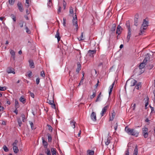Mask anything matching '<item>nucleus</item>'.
Returning <instances> with one entry per match:
<instances>
[{
  "mask_svg": "<svg viewBox=\"0 0 155 155\" xmlns=\"http://www.w3.org/2000/svg\"><path fill=\"white\" fill-rule=\"evenodd\" d=\"M125 130L127 133L130 135L134 136L136 137L138 136L139 131L135 129H130L126 126L125 128Z\"/></svg>",
  "mask_w": 155,
  "mask_h": 155,
  "instance_id": "f257e3e1",
  "label": "nucleus"
},
{
  "mask_svg": "<svg viewBox=\"0 0 155 155\" xmlns=\"http://www.w3.org/2000/svg\"><path fill=\"white\" fill-rule=\"evenodd\" d=\"M72 22L73 25L74 26H75V29H76V30H78V19L76 15H75V16L73 17Z\"/></svg>",
  "mask_w": 155,
  "mask_h": 155,
  "instance_id": "f03ea898",
  "label": "nucleus"
},
{
  "mask_svg": "<svg viewBox=\"0 0 155 155\" xmlns=\"http://www.w3.org/2000/svg\"><path fill=\"white\" fill-rule=\"evenodd\" d=\"M149 21L147 20L146 19L143 20V22L142 24L141 27L143 28V29H146L148 26Z\"/></svg>",
  "mask_w": 155,
  "mask_h": 155,
  "instance_id": "7ed1b4c3",
  "label": "nucleus"
},
{
  "mask_svg": "<svg viewBox=\"0 0 155 155\" xmlns=\"http://www.w3.org/2000/svg\"><path fill=\"white\" fill-rule=\"evenodd\" d=\"M142 134L145 138H147L148 137V134L147 132L148 128L147 127L143 128L142 129Z\"/></svg>",
  "mask_w": 155,
  "mask_h": 155,
  "instance_id": "20e7f679",
  "label": "nucleus"
},
{
  "mask_svg": "<svg viewBox=\"0 0 155 155\" xmlns=\"http://www.w3.org/2000/svg\"><path fill=\"white\" fill-rule=\"evenodd\" d=\"M130 81V86H133L135 85L137 83V81L135 79H128L126 82V85H127L128 81Z\"/></svg>",
  "mask_w": 155,
  "mask_h": 155,
  "instance_id": "39448f33",
  "label": "nucleus"
},
{
  "mask_svg": "<svg viewBox=\"0 0 155 155\" xmlns=\"http://www.w3.org/2000/svg\"><path fill=\"white\" fill-rule=\"evenodd\" d=\"M96 50H90L88 51V54L89 56L93 58L94 55L96 54Z\"/></svg>",
  "mask_w": 155,
  "mask_h": 155,
  "instance_id": "423d86ee",
  "label": "nucleus"
},
{
  "mask_svg": "<svg viewBox=\"0 0 155 155\" xmlns=\"http://www.w3.org/2000/svg\"><path fill=\"white\" fill-rule=\"evenodd\" d=\"M17 5L19 11L21 12H23L24 11V8L21 3L20 2H18Z\"/></svg>",
  "mask_w": 155,
  "mask_h": 155,
  "instance_id": "0eeeda50",
  "label": "nucleus"
},
{
  "mask_svg": "<svg viewBox=\"0 0 155 155\" xmlns=\"http://www.w3.org/2000/svg\"><path fill=\"white\" fill-rule=\"evenodd\" d=\"M91 120L94 121H96L97 120L96 113L93 112L91 115Z\"/></svg>",
  "mask_w": 155,
  "mask_h": 155,
  "instance_id": "6e6552de",
  "label": "nucleus"
},
{
  "mask_svg": "<svg viewBox=\"0 0 155 155\" xmlns=\"http://www.w3.org/2000/svg\"><path fill=\"white\" fill-rule=\"evenodd\" d=\"M123 30V29L120 25H118L116 30V34H118V35H119L121 33V32Z\"/></svg>",
  "mask_w": 155,
  "mask_h": 155,
  "instance_id": "1a4fd4ad",
  "label": "nucleus"
},
{
  "mask_svg": "<svg viewBox=\"0 0 155 155\" xmlns=\"http://www.w3.org/2000/svg\"><path fill=\"white\" fill-rule=\"evenodd\" d=\"M7 72L8 73H12L13 74H15V72L14 71V69L12 67H9L7 68Z\"/></svg>",
  "mask_w": 155,
  "mask_h": 155,
  "instance_id": "9d476101",
  "label": "nucleus"
},
{
  "mask_svg": "<svg viewBox=\"0 0 155 155\" xmlns=\"http://www.w3.org/2000/svg\"><path fill=\"white\" fill-rule=\"evenodd\" d=\"M108 107V106L107 105L104 107V108H103L102 109V111L101 113V116H103L104 114L107 111V109Z\"/></svg>",
  "mask_w": 155,
  "mask_h": 155,
  "instance_id": "9b49d317",
  "label": "nucleus"
},
{
  "mask_svg": "<svg viewBox=\"0 0 155 155\" xmlns=\"http://www.w3.org/2000/svg\"><path fill=\"white\" fill-rule=\"evenodd\" d=\"M42 140V143L43 145L44 146V147L47 148L48 147V143L45 140L44 138L43 137L41 138Z\"/></svg>",
  "mask_w": 155,
  "mask_h": 155,
  "instance_id": "f8f14e48",
  "label": "nucleus"
},
{
  "mask_svg": "<svg viewBox=\"0 0 155 155\" xmlns=\"http://www.w3.org/2000/svg\"><path fill=\"white\" fill-rule=\"evenodd\" d=\"M77 68L76 70V72L78 73L79 71H80L81 68V65L79 62L77 63Z\"/></svg>",
  "mask_w": 155,
  "mask_h": 155,
  "instance_id": "ddd939ff",
  "label": "nucleus"
},
{
  "mask_svg": "<svg viewBox=\"0 0 155 155\" xmlns=\"http://www.w3.org/2000/svg\"><path fill=\"white\" fill-rule=\"evenodd\" d=\"M29 66L31 68H34L35 67L34 63L32 60H30L29 61Z\"/></svg>",
  "mask_w": 155,
  "mask_h": 155,
  "instance_id": "4468645a",
  "label": "nucleus"
},
{
  "mask_svg": "<svg viewBox=\"0 0 155 155\" xmlns=\"http://www.w3.org/2000/svg\"><path fill=\"white\" fill-rule=\"evenodd\" d=\"M131 35V31H128L127 32V42H128L130 39V35Z\"/></svg>",
  "mask_w": 155,
  "mask_h": 155,
  "instance_id": "2eb2a0df",
  "label": "nucleus"
},
{
  "mask_svg": "<svg viewBox=\"0 0 155 155\" xmlns=\"http://www.w3.org/2000/svg\"><path fill=\"white\" fill-rule=\"evenodd\" d=\"M126 25L128 29V31H131V29L130 27V24L129 21H127L126 22Z\"/></svg>",
  "mask_w": 155,
  "mask_h": 155,
  "instance_id": "dca6fc26",
  "label": "nucleus"
},
{
  "mask_svg": "<svg viewBox=\"0 0 155 155\" xmlns=\"http://www.w3.org/2000/svg\"><path fill=\"white\" fill-rule=\"evenodd\" d=\"M55 37L57 38L58 41L59 42L61 38L60 36V34L58 32V29L56 31V33L55 35Z\"/></svg>",
  "mask_w": 155,
  "mask_h": 155,
  "instance_id": "f3484780",
  "label": "nucleus"
},
{
  "mask_svg": "<svg viewBox=\"0 0 155 155\" xmlns=\"http://www.w3.org/2000/svg\"><path fill=\"white\" fill-rule=\"evenodd\" d=\"M112 112H113L112 113V115H110V121H112L113 120V119H114L115 114L113 110Z\"/></svg>",
  "mask_w": 155,
  "mask_h": 155,
  "instance_id": "a211bd4d",
  "label": "nucleus"
},
{
  "mask_svg": "<svg viewBox=\"0 0 155 155\" xmlns=\"http://www.w3.org/2000/svg\"><path fill=\"white\" fill-rule=\"evenodd\" d=\"M106 56L105 54H103L101 55L100 57V60L101 61L104 62L106 58Z\"/></svg>",
  "mask_w": 155,
  "mask_h": 155,
  "instance_id": "6ab92c4d",
  "label": "nucleus"
},
{
  "mask_svg": "<svg viewBox=\"0 0 155 155\" xmlns=\"http://www.w3.org/2000/svg\"><path fill=\"white\" fill-rule=\"evenodd\" d=\"M149 59L150 57L148 55V54H147V55H145V58L143 61V62L146 63Z\"/></svg>",
  "mask_w": 155,
  "mask_h": 155,
  "instance_id": "aec40b11",
  "label": "nucleus"
},
{
  "mask_svg": "<svg viewBox=\"0 0 155 155\" xmlns=\"http://www.w3.org/2000/svg\"><path fill=\"white\" fill-rule=\"evenodd\" d=\"M51 150L52 155H56L57 151L56 149L55 148H51Z\"/></svg>",
  "mask_w": 155,
  "mask_h": 155,
  "instance_id": "412c9836",
  "label": "nucleus"
},
{
  "mask_svg": "<svg viewBox=\"0 0 155 155\" xmlns=\"http://www.w3.org/2000/svg\"><path fill=\"white\" fill-rule=\"evenodd\" d=\"M71 126L73 128H74L75 127L76 122L74 120H71L70 122Z\"/></svg>",
  "mask_w": 155,
  "mask_h": 155,
  "instance_id": "4be33fe9",
  "label": "nucleus"
},
{
  "mask_svg": "<svg viewBox=\"0 0 155 155\" xmlns=\"http://www.w3.org/2000/svg\"><path fill=\"white\" fill-rule=\"evenodd\" d=\"M146 29H143V28L141 27L140 28V31L139 33V35H143L144 33V30H146Z\"/></svg>",
  "mask_w": 155,
  "mask_h": 155,
  "instance_id": "5701e85b",
  "label": "nucleus"
},
{
  "mask_svg": "<svg viewBox=\"0 0 155 155\" xmlns=\"http://www.w3.org/2000/svg\"><path fill=\"white\" fill-rule=\"evenodd\" d=\"M19 100L23 104H24L26 101V99L23 96H21L20 97Z\"/></svg>",
  "mask_w": 155,
  "mask_h": 155,
  "instance_id": "b1692460",
  "label": "nucleus"
},
{
  "mask_svg": "<svg viewBox=\"0 0 155 155\" xmlns=\"http://www.w3.org/2000/svg\"><path fill=\"white\" fill-rule=\"evenodd\" d=\"M116 27V25L115 24H113L112 28H111L110 31L112 32H114L115 31Z\"/></svg>",
  "mask_w": 155,
  "mask_h": 155,
  "instance_id": "393cba45",
  "label": "nucleus"
},
{
  "mask_svg": "<svg viewBox=\"0 0 155 155\" xmlns=\"http://www.w3.org/2000/svg\"><path fill=\"white\" fill-rule=\"evenodd\" d=\"M19 107V104H18V100L16 99L15 100V108H18Z\"/></svg>",
  "mask_w": 155,
  "mask_h": 155,
  "instance_id": "a878e982",
  "label": "nucleus"
},
{
  "mask_svg": "<svg viewBox=\"0 0 155 155\" xmlns=\"http://www.w3.org/2000/svg\"><path fill=\"white\" fill-rule=\"evenodd\" d=\"M111 139V137L110 136L108 137L107 138V141L105 142V144L106 145H108L110 143V141Z\"/></svg>",
  "mask_w": 155,
  "mask_h": 155,
  "instance_id": "bb28decb",
  "label": "nucleus"
},
{
  "mask_svg": "<svg viewBox=\"0 0 155 155\" xmlns=\"http://www.w3.org/2000/svg\"><path fill=\"white\" fill-rule=\"evenodd\" d=\"M87 153V154L89 155H94V151L92 150H88Z\"/></svg>",
  "mask_w": 155,
  "mask_h": 155,
  "instance_id": "cd10ccee",
  "label": "nucleus"
},
{
  "mask_svg": "<svg viewBox=\"0 0 155 155\" xmlns=\"http://www.w3.org/2000/svg\"><path fill=\"white\" fill-rule=\"evenodd\" d=\"M47 135L48 136V142H51L52 140V137L51 135L49 134H48Z\"/></svg>",
  "mask_w": 155,
  "mask_h": 155,
  "instance_id": "c85d7f7f",
  "label": "nucleus"
},
{
  "mask_svg": "<svg viewBox=\"0 0 155 155\" xmlns=\"http://www.w3.org/2000/svg\"><path fill=\"white\" fill-rule=\"evenodd\" d=\"M13 150L14 152L15 153H17L19 151V150L18 149V148L17 146L13 147Z\"/></svg>",
  "mask_w": 155,
  "mask_h": 155,
  "instance_id": "c756f323",
  "label": "nucleus"
},
{
  "mask_svg": "<svg viewBox=\"0 0 155 155\" xmlns=\"http://www.w3.org/2000/svg\"><path fill=\"white\" fill-rule=\"evenodd\" d=\"M138 153V149L137 147V146L136 145L135 147L134 150V153H133V155H137Z\"/></svg>",
  "mask_w": 155,
  "mask_h": 155,
  "instance_id": "7c9ffc66",
  "label": "nucleus"
},
{
  "mask_svg": "<svg viewBox=\"0 0 155 155\" xmlns=\"http://www.w3.org/2000/svg\"><path fill=\"white\" fill-rule=\"evenodd\" d=\"M145 63H144L143 61V62L142 63H141L140 64L139 66L140 69H142L145 66Z\"/></svg>",
  "mask_w": 155,
  "mask_h": 155,
  "instance_id": "2f4dec72",
  "label": "nucleus"
},
{
  "mask_svg": "<svg viewBox=\"0 0 155 155\" xmlns=\"http://www.w3.org/2000/svg\"><path fill=\"white\" fill-rule=\"evenodd\" d=\"M45 152L47 154V155H51L50 150L48 148H46L45 150Z\"/></svg>",
  "mask_w": 155,
  "mask_h": 155,
  "instance_id": "473e14b6",
  "label": "nucleus"
},
{
  "mask_svg": "<svg viewBox=\"0 0 155 155\" xmlns=\"http://www.w3.org/2000/svg\"><path fill=\"white\" fill-rule=\"evenodd\" d=\"M10 16L13 19V21L14 22H15L16 21V16L14 15L13 14H12Z\"/></svg>",
  "mask_w": 155,
  "mask_h": 155,
  "instance_id": "72a5a7b5",
  "label": "nucleus"
},
{
  "mask_svg": "<svg viewBox=\"0 0 155 155\" xmlns=\"http://www.w3.org/2000/svg\"><path fill=\"white\" fill-rule=\"evenodd\" d=\"M29 0H26L25 6L27 8H28L29 6Z\"/></svg>",
  "mask_w": 155,
  "mask_h": 155,
  "instance_id": "f704fd0d",
  "label": "nucleus"
},
{
  "mask_svg": "<svg viewBox=\"0 0 155 155\" xmlns=\"http://www.w3.org/2000/svg\"><path fill=\"white\" fill-rule=\"evenodd\" d=\"M52 0H49V1L48 3V6L49 7H51V6L52 5Z\"/></svg>",
  "mask_w": 155,
  "mask_h": 155,
  "instance_id": "c9c22d12",
  "label": "nucleus"
},
{
  "mask_svg": "<svg viewBox=\"0 0 155 155\" xmlns=\"http://www.w3.org/2000/svg\"><path fill=\"white\" fill-rule=\"evenodd\" d=\"M96 91H94L93 93V94L91 95L90 97L91 99H92L93 98L96 96Z\"/></svg>",
  "mask_w": 155,
  "mask_h": 155,
  "instance_id": "e433bc0d",
  "label": "nucleus"
},
{
  "mask_svg": "<svg viewBox=\"0 0 155 155\" xmlns=\"http://www.w3.org/2000/svg\"><path fill=\"white\" fill-rule=\"evenodd\" d=\"M153 67V65L152 64H149L147 66V68L149 70L152 69Z\"/></svg>",
  "mask_w": 155,
  "mask_h": 155,
  "instance_id": "4c0bfd02",
  "label": "nucleus"
},
{
  "mask_svg": "<svg viewBox=\"0 0 155 155\" xmlns=\"http://www.w3.org/2000/svg\"><path fill=\"white\" fill-rule=\"evenodd\" d=\"M149 98L148 97H146V100L145 101V105L147 106L149 104Z\"/></svg>",
  "mask_w": 155,
  "mask_h": 155,
  "instance_id": "58836bf2",
  "label": "nucleus"
},
{
  "mask_svg": "<svg viewBox=\"0 0 155 155\" xmlns=\"http://www.w3.org/2000/svg\"><path fill=\"white\" fill-rule=\"evenodd\" d=\"M17 121L18 123V124L19 126L20 127L21 126V125L22 124V122L21 121L20 118H18L17 119Z\"/></svg>",
  "mask_w": 155,
  "mask_h": 155,
  "instance_id": "ea45409f",
  "label": "nucleus"
},
{
  "mask_svg": "<svg viewBox=\"0 0 155 155\" xmlns=\"http://www.w3.org/2000/svg\"><path fill=\"white\" fill-rule=\"evenodd\" d=\"M83 32H82L80 37L79 38H78V39L79 41H83L84 40V39L83 38Z\"/></svg>",
  "mask_w": 155,
  "mask_h": 155,
  "instance_id": "a19ab883",
  "label": "nucleus"
},
{
  "mask_svg": "<svg viewBox=\"0 0 155 155\" xmlns=\"http://www.w3.org/2000/svg\"><path fill=\"white\" fill-rule=\"evenodd\" d=\"M47 102L49 104H50L51 105L53 104V103H54V101L53 100H48V99H47Z\"/></svg>",
  "mask_w": 155,
  "mask_h": 155,
  "instance_id": "79ce46f5",
  "label": "nucleus"
},
{
  "mask_svg": "<svg viewBox=\"0 0 155 155\" xmlns=\"http://www.w3.org/2000/svg\"><path fill=\"white\" fill-rule=\"evenodd\" d=\"M69 12L70 14H73V8L71 6L70 7Z\"/></svg>",
  "mask_w": 155,
  "mask_h": 155,
  "instance_id": "37998d69",
  "label": "nucleus"
},
{
  "mask_svg": "<svg viewBox=\"0 0 155 155\" xmlns=\"http://www.w3.org/2000/svg\"><path fill=\"white\" fill-rule=\"evenodd\" d=\"M8 2L9 4L11 5H13L15 3V0H9Z\"/></svg>",
  "mask_w": 155,
  "mask_h": 155,
  "instance_id": "c03bdc74",
  "label": "nucleus"
},
{
  "mask_svg": "<svg viewBox=\"0 0 155 155\" xmlns=\"http://www.w3.org/2000/svg\"><path fill=\"white\" fill-rule=\"evenodd\" d=\"M3 149L5 152H8L9 150V149L8 148L5 146L4 145L3 147Z\"/></svg>",
  "mask_w": 155,
  "mask_h": 155,
  "instance_id": "a18cd8bd",
  "label": "nucleus"
},
{
  "mask_svg": "<svg viewBox=\"0 0 155 155\" xmlns=\"http://www.w3.org/2000/svg\"><path fill=\"white\" fill-rule=\"evenodd\" d=\"M18 142V141L17 140H15L14 142L12 144V145L14 146H16Z\"/></svg>",
  "mask_w": 155,
  "mask_h": 155,
  "instance_id": "49530a36",
  "label": "nucleus"
},
{
  "mask_svg": "<svg viewBox=\"0 0 155 155\" xmlns=\"http://www.w3.org/2000/svg\"><path fill=\"white\" fill-rule=\"evenodd\" d=\"M21 117H22V121L23 122H25L26 120L25 114H22Z\"/></svg>",
  "mask_w": 155,
  "mask_h": 155,
  "instance_id": "de8ad7c7",
  "label": "nucleus"
},
{
  "mask_svg": "<svg viewBox=\"0 0 155 155\" xmlns=\"http://www.w3.org/2000/svg\"><path fill=\"white\" fill-rule=\"evenodd\" d=\"M30 124L31 128L32 129V130L35 129V128L34 127V126L33 123L32 122L30 121Z\"/></svg>",
  "mask_w": 155,
  "mask_h": 155,
  "instance_id": "09e8293b",
  "label": "nucleus"
},
{
  "mask_svg": "<svg viewBox=\"0 0 155 155\" xmlns=\"http://www.w3.org/2000/svg\"><path fill=\"white\" fill-rule=\"evenodd\" d=\"M63 4L64 7V9H65V8L66 7L67 3L65 0H63Z\"/></svg>",
  "mask_w": 155,
  "mask_h": 155,
  "instance_id": "8fccbe9b",
  "label": "nucleus"
},
{
  "mask_svg": "<svg viewBox=\"0 0 155 155\" xmlns=\"http://www.w3.org/2000/svg\"><path fill=\"white\" fill-rule=\"evenodd\" d=\"M25 29L26 30V32L28 34H30L31 33V32L30 29L28 28V27H26Z\"/></svg>",
  "mask_w": 155,
  "mask_h": 155,
  "instance_id": "3c124183",
  "label": "nucleus"
},
{
  "mask_svg": "<svg viewBox=\"0 0 155 155\" xmlns=\"http://www.w3.org/2000/svg\"><path fill=\"white\" fill-rule=\"evenodd\" d=\"M6 89V88L5 87H1L0 86V91H4Z\"/></svg>",
  "mask_w": 155,
  "mask_h": 155,
  "instance_id": "603ef678",
  "label": "nucleus"
},
{
  "mask_svg": "<svg viewBox=\"0 0 155 155\" xmlns=\"http://www.w3.org/2000/svg\"><path fill=\"white\" fill-rule=\"evenodd\" d=\"M47 126L48 127V130H49L51 131L52 132V127L49 124H47Z\"/></svg>",
  "mask_w": 155,
  "mask_h": 155,
  "instance_id": "864d4df0",
  "label": "nucleus"
},
{
  "mask_svg": "<svg viewBox=\"0 0 155 155\" xmlns=\"http://www.w3.org/2000/svg\"><path fill=\"white\" fill-rule=\"evenodd\" d=\"M134 25L137 26L138 25V19H134Z\"/></svg>",
  "mask_w": 155,
  "mask_h": 155,
  "instance_id": "5fc2aeb1",
  "label": "nucleus"
},
{
  "mask_svg": "<svg viewBox=\"0 0 155 155\" xmlns=\"http://www.w3.org/2000/svg\"><path fill=\"white\" fill-rule=\"evenodd\" d=\"M10 50V53L11 55V56H14V55H15V52L12 49H11Z\"/></svg>",
  "mask_w": 155,
  "mask_h": 155,
  "instance_id": "6e6d98bb",
  "label": "nucleus"
},
{
  "mask_svg": "<svg viewBox=\"0 0 155 155\" xmlns=\"http://www.w3.org/2000/svg\"><path fill=\"white\" fill-rule=\"evenodd\" d=\"M99 61H100V63H99V64L98 65V67H100L103 64V63L104 62L103 61H101L100 60H99Z\"/></svg>",
  "mask_w": 155,
  "mask_h": 155,
  "instance_id": "4d7b16f0",
  "label": "nucleus"
},
{
  "mask_svg": "<svg viewBox=\"0 0 155 155\" xmlns=\"http://www.w3.org/2000/svg\"><path fill=\"white\" fill-rule=\"evenodd\" d=\"M41 76H42L43 78H44L45 77V74L43 71H42L41 72Z\"/></svg>",
  "mask_w": 155,
  "mask_h": 155,
  "instance_id": "13d9d810",
  "label": "nucleus"
},
{
  "mask_svg": "<svg viewBox=\"0 0 155 155\" xmlns=\"http://www.w3.org/2000/svg\"><path fill=\"white\" fill-rule=\"evenodd\" d=\"M63 25L64 26H66V19L65 18H64L63 19Z\"/></svg>",
  "mask_w": 155,
  "mask_h": 155,
  "instance_id": "bf43d9fd",
  "label": "nucleus"
},
{
  "mask_svg": "<svg viewBox=\"0 0 155 155\" xmlns=\"http://www.w3.org/2000/svg\"><path fill=\"white\" fill-rule=\"evenodd\" d=\"M23 23H24V22L23 21H21V22H20L19 23V25H20V27L22 28L23 27Z\"/></svg>",
  "mask_w": 155,
  "mask_h": 155,
  "instance_id": "052dcab7",
  "label": "nucleus"
},
{
  "mask_svg": "<svg viewBox=\"0 0 155 155\" xmlns=\"http://www.w3.org/2000/svg\"><path fill=\"white\" fill-rule=\"evenodd\" d=\"M125 155H129V149L128 148L125 152Z\"/></svg>",
  "mask_w": 155,
  "mask_h": 155,
  "instance_id": "680f3d73",
  "label": "nucleus"
},
{
  "mask_svg": "<svg viewBox=\"0 0 155 155\" xmlns=\"http://www.w3.org/2000/svg\"><path fill=\"white\" fill-rule=\"evenodd\" d=\"M40 78H37L36 80V84H38L39 83V82H40Z\"/></svg>",
  "mask_w": 155,
  "mask_h": 155,
  "instance_id": "e2e57ef3",
  "label": "nucleus"
},
{
  "mask_svg": "<svg viewBox=\"0 0 155 155\" xmlns=\"http://www.w3.org/2000/svg\"><path fill=\"white\" fill-rule=\"evenodd\" d=\"M150 107L151 109V113H153V112L154 111V107H151L150 105Z\"/></svg>",
  "mask_w": 155,
  "mask_h": 155,
  "instance_id": "0e129e2a",
  "label": "nucleus"
},
{
  "mask_svg": "<svg viewBox=\"0 0 155 155\" xmlns=\"http://www.w3.org/2000/svg\"><path fill=\"white\" fill-rule=\"evenodd\" d=\"M6 103L7 104H8V105H10V104H11V103H10V101H9V100L7 98H6Z\"/></svg>",
  "mask_w": 155,
  "mask_h": 155,
  "instance_id": "69168bd1",
  "label": "nucleus"
},
{
  "mask_svg": "<svg viewBox=\"0 0 155 155\" xmlns=\"http://www.w3.org/2000/svg\"><path fill=\"white\" fill-rule=\"evenodd\" d=\"M139 18V15L138 14H136L135 15L134 19H138Z\"/></svg>",
  "mask_w": 155,
  "mask_h": 155,
  "instance_id": "338daca9",
  "label": "nucleus"
},
{
  "mask_svg": "<svg viewBox=\"0 0 155 155\" xmlns=\"http://www.w3.org/2000/svg\"><path fill=\"white\" fill-rule=\"evenodd\" d=\"M61 6H59V8L58 10V14H59L61 12Z\"/></svg>",
  "mask_w": 155,
  "mask_h": 155,
  "instance_id": "774afa93",
  "label": "nucleus"
}]
</instances>
